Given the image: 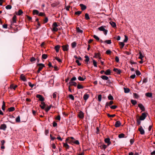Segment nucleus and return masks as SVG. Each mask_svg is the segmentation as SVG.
Listing matches in <instances>:
<instances>
[{"mask_svg": "<svg viewBox=\"0 0 155 155\" xmlns=\"http://www.w3.org/2000/svg\"><path fill=\"white\" fill-rule=\"evenodd\" d=\"M89 95L87 94H84V96L83 98L84 99V100L86 101L89 98Z\"/></svg>", "mask_w": 155, "mask_h": 155, "instance_id": "obj_25", "label": "nucleus"}, {"mask_svg": "<svg viewBox=\"0 0 155 155\" xmlns=\"http://www.w3.org/2000/svg\"><path fill=\"white\" fill-rule=\"evenodd\" d=\"M124 136H125L124 134L122 133V134H120L119 135L118 137L119 138H122L124 137Z\"/></svg>", "mask_w": 155, "mask_h": 155, "instance_id": "obj_42", "label": "nucleus"}, {"mask_svg": "<svg viewBox=\"0 0 155 155\" xmlns=\"http://www.w3.org/2000/svg\"><path fill=\"white\" fill-rule=\"evenodd\" d=\"M110 107L111 109H115L117 107V106L116 105H113V106H112L111 107Z\"/></svg>", "mask_w": 155, "mask_h": 155, "instance_id": "obj_62", "label": "nucleus"}, {"mask_svg": "<svg viewBox=\"0 0 155 155\" xmlns=\"http://www.w3.org/2000/svg\"><path fill=\"white\" fill-rule=\"evenodd\" d=\"M98 99L99 101H101V95L99 94L98 96Z\"/></svg>", "mask_w": 155, "mask_h": 155, "instance_id": "obj_59", "label": "nucleus"}, {"mask_svg": "<svg viewBox=\"0 0 155 155\" xmlns=\"http://www.w3.org/2000/svg\"><path fill=\"white\" fill-rule=\"evenodd\" d=\"M36 97L37 98H39V101H41V102H43L45 100L44 98L41 94H37Z\"/></svg>", "mask_w": 155, "mask_h": 155, "instance_id": "obj_3", "label": "nucleus"}, {"mask_svg": "<svg viewBox=\"0 0 155 155\" xmlns=\"http://www.w3.org/2000/svg\"><path fill=\"white\" fill-rule=\"evenodd\" d=\"M6 128V125L4 124H1L0 127V129L3 130H5Z\"/></svg>", "mask_w": 155, "mask_h": 155, "instance_id": "obj_10", "label": "nucleus"}, {"mask_svg": "<svg viewBox=\"0 0 155 155\" xmlns=\"http://www.w3.org/2000/svg\"><path fill=\"white\" fill-rule=\"evenodd\" d=\"M85 19L87 20H89L90 19L89 15L87 13H86L85 14Z\"/></svg>", "mask_w": 155, "mask_h": 155, "instance_id": "obj_40", "label": "nucleus"}, {"mask_svg": "<svg viewBox=\"0 0 155 155\" xmlns=\"http://www.w3.org/2000/svg\"><path fill=\"white\" fill-rule=\"evenodd\" d=\"M133 95L134 97H135V98H136L137 99H138L139 98V96L137 93H134L133 94Z\"/></svg>", "mask_w": 155, "mask_h": 155, "instance_id": "obj_47", "label": "nucleus"}, {"mask_svg": "<svg viewBox=\"0 0 155 155\" xmlns=\"http://www.w3.org/2000/svg\"><path fill=\"white\" fill-rule=\"evenodd\" d=\"M124 91L125 93H129L130 91V90L129 88H124Z\"/></svg>", "mask_w": 155, "mask_h": 155, "instance_id": "obj_33", "label": "nucleus"}, {"mask_svg": "<svg viewBox=\"0 0 155 155\" xmlns=\"http://www.w3.org/2000/svg\"><path fill=\"white\" fill-rule=\"evenodd\" d=\"M105 27H106L105 26H102L98 28V29L99 31H103L105 30V29L104 28Z\"/></svg>", "mask_w": 155, "mask_h": 155, "instance_id": "obj_23", "label": "nucleus"}, {"mask_svg": "<svg viewBox=\"0 0 155 155\" xmlns=\"http://www.w3.org/2000/svg\"><path fill=\"white\" fill-rule=\"evenodd\" d=\"M108 99L109 100H113L114 98L111 94H110L108 96Z\"/></svg>", "mask_w": 155, "mask_h": 155, "instance_id": "obj_43", "label": "nucleus"}, {"mask_svg": "<svg viewBox=\"0 0 155 155\" xmlns=\"http://www.w3.org/2000/svg\"><path fill=\"white\" fill-rule=\"evenodd\" d=\"M80 5L82 10H84L86 8V6L83 4H80Z\"/></svg>", "mask_w": 155, "mask_h": 155, "instance_id": "obj_22", "label": "nucleus"}, {"mask_svg": "<svg viewBox=\"0 0 155 155\" xmlns=\"http://www.w3.org/2000/svg\"><path fill=\"white\" fill-rule=\"evenodd\" d=\"M104 142L107 143V146H109L111 142L110 141V139L109 138H107L104 139Z\"/></svg>", "mask_w": 155, "mask_h": 155, "instance_id": "obj_9", "label": "nucleus"}, {"mask_svg": "<svg viewBox=\"0 0 155 155\" xmlns=\"http://www.w3.org/2000/svg\"><path fill=\"white\" fill-rule=\"evenodd\" d=\"M16 15H14L12 18V21H11V28H12L13 27V26L14 25L15 26H17L16 25L14 24L16 22Z\"/></svg>", "mask_w": 155, "mask_h": 155, "instance_id": "obj_1", "label": "nucleus"}, {"mask_svg": "<svg viewBox=\"0 0 155 155\" xmlns=\"http://www.w3.org/2000/svg\"><path fill=\"white\" fill-rule=\"evenodd\" d=\"M60 47V45H56L55 46L54 49L57 52H59Z\"/></svg>", "mask_w": 155, "mask_h": 155, "instance_id": "obj_19", "label": "nucleus"}, {"mask_svg": "<svg viewBox=\"0 0 155 155\" xmlns=\"http://www.w3.org/2000/svg\"><path fill=\"white\" fill-rule=\"evenodd\" d=\"M69 84H70V86H76L77 85V84L76 82L74 81H70L69 83Z\"/></svg>", "mask_w": 155, "mask_h": 155, "instance_id": "obj_16", "label": "nucleus"}, {"mask_svg": "<svg viewBox=\"0 0 155 155\" xmlns=\"http://www.w3.org/2000/svg\"><path fill=\"white\" fill-rule=\"evenodd\" d=\"M93 37L96 39L97 41H98L100 40L99 38L98 37L97 35H94L93 36Z\"/></svg>", "mask_w": 155, "mask_h": 155, "instance_id": "obj_56", "label": "nucleus"}, {"mask_svg": "<svg viewBox=\"0 0 155 155\" xmlns=\"http://www.w3.org/2000/svg\"><path fill=\"white\" fill-rule=\"evenodd\" d=\"M76 43L74 41L71 43V47L72 48H74L76 46Z\"/></svg>", "mask_w": 155, "mask_h": 155, "instance_id": "obj_34", "label": "nucleus"}, {"mask_svg": "<svg viewBox=\"0 0 155 155\" xmlns=\"http://www.w3.org/2000/svg\"><path fill=\"white\" fill-rule=\"evenodd\" d=\"M104 74L106 75H110L111 74V71L109 69H108L104 72Z\"/></svg>", "mask_w": 155, "mask_h": 155, "instance_id": "obj_24", "label": "nucleus"}, {"mask_svg": "<svg viewBox=\"0 0 155 155\" xmlns=\"http://www.w3.org/2000/svg\"><path fill=\"white\" fill-rule=\"evenodd\" d=\"M56 96H57V93L55 92L52 95L53 98L55 99Z\"/></svg>", "mask_w": 155, "mask_h": 155, "instance_id": "obj_53", "label": "nucleus"}, {"mask_svg": "<svg viewBox=\"0 0 155 155\" xmlns=\"http://www.w3.org/2000/svg\"><path fill=\"white\" fill-rule=\"evenodd\" d=\"M38 66H39L38 69L39 71H41L42 68L45 67L44 64L42 63L38 64H37Z\"/></svg>", "mask_w": 155, "mask_h": 155, "instance_id": "obj_8", "label": "nucleus"}, {"mask_svg": "<svg viewBox=\"0 0 155 155\" xmlns=\"http://www.w3.org/2000/svg\"><path fill=\"white\" fill-rule=\"evenodd\" d=\"M107 116L108 117H114L115 116V114L110 115V114H107Z\"/></svg>", "mask_w": 155, "mask_h": 155, "instance_id": "obj_55", "label": "nucleus"}, {"mask_svg": "<svg viewBox=\"0 0 155 155\" xmlns=\"http://www.w3.org/2000/svg\"><path fill=\"white\" fill-rule=\"evenodd\" d=\"M41 104L40 105V107L42 109H45L46 106L45 103L44 102H42Z\"/></svg>", "mask_w": 155, "mask_h": 155, "instance_id": "obj_18", "label": "nucleus"}, {"mask_svg": "<svg viewBox=\"0 0 155 155\" xmlns=\"http://www.w3.org/2000/svg\"><path fill=\"white\" fill-rule=\"evenodd\" d=\"M15 121L17 123H19L20 122V117L19 116H18L16 119Z\"/></svg>", "mask_w": 155, "mask_h": 155, "instance_id": "obj_37", "label": "nucleus"}, {"mask_svg": "<svg viewBox=\"0 0 155 155\" xmlns=\"http://www.w3.org/2000/svg\"><path fill=\"white\" fill-rule=\"evenodd\" d=\"M58 30V29L57 28V27H53V28L52 30V31H53L56 32Z\"/></svg>", "mask_w": 155, "mask_h": 155, "instance_id": "obj_36", "label": "nucleus"}, {"mask_svg": "<svg viewBox=\"0 0 155 155\" xmlns=\"http://www.w3.org/2000/svg\"><path fill=\"white\" fill-rule=\"evenodd\" d=\"M20 78L23 81H27L26 79V78L25 76L23 75V74H21V75Z\"/></svg>", "mask_w": 155, "mask_h": 155, "instance_id": "obj_17", "label": "nucleus"}, {"mask_svg": "<svg viewBox=\"0 0 155 155\" xmlns=\"http://www.w3.org/2000/svg\"><path fill=\"white\" fill-rule=\"evenodd\" d=\"M5 8L7 9H10L12 8V6L10 5H8L6 6Z\"/></svg>", "mask_w": 155, "mask_h": 155, "instance_id": "obj_51", "label": "nucleus"}, {"mask_svg": "<svg viewBox=\"0 0 155 155\" xmlns=\"http://www.w3.org/2000/svg\"><path fill=\"white\" fill-rule=\"evenodd\" d=\"M121 125V123L120 121H117L116 122L114 126L116 127H120Z\"/></svg>", "mask_w": 155, "mask_h": 155, "instance_id": "obj_13", "label": "nucleus"}, {"mask_svg": "<svg viewBox=\"0 0 155 155\" xmlns=\"http://www.w3.org/2000/svg\"><path fill=\"white\" fill-rule=\"evenodd\" d=\"M17 87V85L14 86L12 85L10 86L11 88L13 89L14 90H15V88Z\"/></svg>", "mask_w": 155, "mask_h": 155, "instance_id": "obj_58", "label": "nucleus"}, {"mask_svg": "<svg viewBox=\"0 0 155 155\" xmlns=\"http://www.w3.org/2000/svg\"><path fill=\"white\" fill-rule=\"evenodd\" d=\"M70 143L73 144V143H74L77 145H79L80 144L78 140L71 141H70Z\"/></svg>", "mask_w": 155, "mask_h": 155, "instance_id": "obj_15", "label": "nucleus"}, {"mask_svg": "<svg viewBox=\"0 0 155 155\" xmlns=\"http://www.w3.org/2000/svg\"><path fill=\"white\" fill-rule=\"evenodd\" d=\"M93 65H94V67H97V63L96 62V61L94 60H93Z\"/></svg>", "mask_w": 155, "mask_h": 155, "instance_id": "obj_48", "label": "nucleus"}, {"mask_svg": "<svg viewBox=\"0 0 155 155\" xmlns=\"http://www.w3.org/2000/svg\"><path fill=\"white\" fill-rule=\"evenodd\" d=\"M104 43H107V44H110L111 43V41L110 40H106L104 41Z\"/></svg>", "mask_w": 155, "mask_h": 155, "instance_id": "obj_46", "label": "nucleus"}, {"mask_svg": "<svg viewBox=\"0 0 155 155\" xmlns=\"http://www.w3.org/2000/svg\"><path fill=\"white\" fill-rule=\"evenodd\" d=\"M138 107L142 111H144L145 110V107L142 104H138Z\"/></svg>", "mask_w": 155, "mask_h": 155, "instance_id": "obj_11", "label": "nucleus"}, {"mask_svg": "<svg viewBox=\"0 0 155 155\" xmlns=\"http://www.w3.org/2000/svg\"><path fill=\"white\" fill-rule=\"evenodd\" d=\"M69 98L71 99L72 100H74V96L72 94H70L69 95Z\"/></svg>", "mask_w": 155, "mask_h": 155, "instance_id": "obj_52", "label": "nucleus"}, {"mask_svg": "<svg viewBox=\"0 0 155 155\" xmlns=\"http://www.w3.org/2000/svg\"><path fill=\"white\" fill-rule=\"evenodd\" d=\"M5 103L4 101H3V104H2V109L3 110H5Z\"/></svg>", "mask_w": 155, "mask_h": 155, "instance_id": "obj_44", "label": "nucleus"}, {"mask_svg": "<svg viewBox=\"0 0 155 155\" xmlns=\"http://www.w3.org/2000/svg\"><path fill=\"white\" fill-rule=\"evenodd\" d=\"M33 13L34 15L36 14L37 15H38V14H39V12L37 10H33Z\"/></svg>", "mask_w": 155, "mask_h": 155, "instance_id": "obj_35", "label": "nucleus"}, {"mask_svg": "<svg viewBox=\"0 0 155 155\" xmlns=\"http://www.w3.org/2000/svg\"><path fill=\"white\" fill-rule=\"evenodd\" d=\"M77 88L78 89H81L83 88L84 87L82 85L80 84H78L77 85Z\"/></svg>", "mask_w": 155, "mask_h": 155, "instance_id": "obj_50", "label": "nucleus"}, {"mask_svg": "<svg viewBox=\"0 0 155 155\" xmlns=\"http://www.w3.org/2000/svg\"><path fill=\"white\" fill-rule=\"evenodd\" d=\"M139 54L140 55L139 58L141 60H142L143 58L144 57L143 55L140 51L139 52Z\"/></svg>", "mask_w": 155, "mask_h": 155, "instance_id": "obj_29", "label": "nucleus"}, {"mask_svg": "<svg viewBox=\"0 0 155 155\" xmlns=\"http://www.w3.org/2000/svg\"><path fill=\"white\" fill-rule=\"evenodd\" d=\"M81 11H78L76 12L75 13V14L76 15H79L80 14H81Z\"/></svg>", "mask_w": 155, "mask_h": 155, "instance_id": "obj_61", "label": "nucleus"}, {"mask_svg": "<svg viewBox=\"0 0 155 155\" xmlns=\"http://www.w3.org/2000/svg\"><path fill=\"white\" fill-rule=\"evenodd\" d=\"M100 54L99 53H95L94 56V58H98L99 59H101V58L100 57Z\"/></svg>", "mask_w": 155, "mask_h": 155, "instance_id": "obj_20", "label": "nucleus"}, {"mask_svg": "<svg viewBox=\"0 0 155 155\" xmlns=\"http://www.w3.org/2000/svg\"><path fill=\"white\" fill-rule=\"evenodd\" d=\"M108 146L107 145H106L105 144H103L102 145V147L101 148V149H104V150H105Z\"/></svg>", "mask_w": 155, "mask_h": 155, "instance_id": "obj_38", "label": "nucleus"}, {"mask_svg": "<svg viewBox=\"0 0 155 155\" xmlns=\"http://www.w3.org/2000/svg\"><path fill=\"white\" fill-rule=\"evenodd\" d=\"M113 71L116 72L117 74H120L121 73V71L120 70L116 68H114L113 69Z\"/></svg>", "mask_w": 155, "mask_h": 155, "instance_id": "obj_14", "label": "nucleus"}, {"mask_svg": "<svg viewBox=\"0 0 155 155\" xmlns=\"http://www.w3.org/2000/svg\"><path fill=\"white\" fill-rule=\"evenodd\" d=\"M50 107H49L48 106L45 109V110L46 112H48L50 110Z\"/></svg>", "mask_w": 155, "mask_h": 155, "instance_id": "obj_64", "label": "nucleus"}, {"mask_svg": "<svg viewBox=\"0 0 155 155\" xmlns=\"http://www.w3.org/2000/svg\"><path fill=\"white\" fill-rule=\"evenodd\" d=\"M48 57L47 55L45 54H43L42 55V58L43 59H46Z\"/></svg>", "mask_w": 155, "mask_h": 155, "instance_id": "obj_41", "label": "nucleus"}, {"mask_svg": "<svg viewBox=\"0 0 155 155\" xmlns=\"http://www.w3.org/2000/svg\"><path fill=\"white\" fill-rule=\"evenodd\" d=\"M147 114L145 113H142L141 115L140 116L139 118L140 120H144L146 117L147 116Z\"/></svg>", "mask_w": 155, "mask_h": 155, "instance_id": "obj_2", "label": "nucleus"}, {"mask_svg": "<svg viewBox=\"0 0 155 155\" xmlns=\"http://www.w3.org/2000/svg\"><path fill=\"white\" fill-rule=\"evenodd\" d=\"M78 116L80 119H83L84 117V114L82 111H80L78 114Z\"/></svg>", "mask_w": 155, "mask_h": 155, "instance_id": "obj_5", "label": "nucleus"}, {"mask_svg": "<svg viewBox=\"0 0 155 155\" xmlns=\"http://www.w3.org/2000/svg\"><path fill=\"white\" fill-rule=\"evenodd\" d=\"M52 26L53 27H57L58 26L57 23L56 22H54L53 23L52 25Z\"/></svg>", "mask_w": 155, "mask_h": 155, "instance_id": "obj_63", "label": "nucleus"}, {"mask_svg": "<svg viewBox=\"0 0 155 155\" xmlns=\"http://www.w3.org/2000/svg\"><path fill=\"white\" fill-rule=\"evenodd\" d=\"M77 29V32L78 33H83V31L82 30H81L80 29V28L79 27H77L76 28Z\"/></svg>", "mask_w": 155, "mask_h": 155, "instance_id": "obj_39", "label": "nucleus"}, {"mask_svg": "<svg viewBox=\"0 0 155 155\" xmlns=\"http://www.w3.org/2000/svg\"><path fill=\"white\" fill-rule=\"evenodd\" d=\"M55 59L57 61H58L59 62H62L61 60L57 57H55Z\"/></svg>", "mask_w": 155, "mask_h": 155, "instance_id": "obj_54", "label": "nucleus"}, {"mask_svg": "<svg viewBox=\"0 0 155 155\" xmlns=\"http://www.w3.org/2000/svg\"><path fill=\"white\" fill-rule=\"evenodd\" d=\"M136 73L137 75L139 76L141 74V73L140 72V71L138 70H136Z\"/></svg>", "mask_w": 155, "mask_h": 155, "instance_id": "obj_57", "label": "nucleus"}, {"mask_svg": "<svg viewBox=\"0 0 155 155\" xmlns=\"http://www.w3.org/2000/svg\"><path fill=\"white\" fill-rule=\"evenodd\" d=\"M119 45L120 46V48H122L124 45V44L123 42H119Z\"/></svg>", "mask_w": 155, "mask_h": 155, "instance_id": "obj_32", "label": "nucleus"}, {"mask_svg": "<svg viewBox=\"0 0 155 155\" xmlns=\"http://www.w3.org/2000/svg\"><path fill=\"white\" fill-rule=\"evenodd\" d=\"M63 147L66 148L67 150L69 148V146L67 143H63Z\"/></svg>", "mask_w": 155, "mask_h": 155, "instance_id": "obj_26", "label": "nucleus"}, {"mask_svg": "<svg viewBox=\"0 0 155 155\" xmlns=\"http://www.w3.org/2000/svg\"><path fill=\"white\" fill-rule=\"evenodd\" d=\"M84 58L86 59L84 60L85 62L86 63V64H88V62H89V61H90V58H89V57L87 55H86L84 56Z\"/></svg>", "mask_w": 155, "mask_h": 155, "instance_id": "obj_12", "label": "nucleus"}, {"mask_svg": "<svg viewBox=\"0 0 155 155\" xmlns=\"http://www.w3.org/2000/svg\"><path fill=\"white\" fill-rule=\"evenodd\" d=\"M145 95L148 97H151L152 96V94L151 93L148 92L145 94Z\"/></svg>", "mask_w": 155, "mask_h": 155, "instance_id": "obj_30", "label": "nucleus"}, {"mask_svg": "<svg viewBox=\"0 0 155 155\" xmlns=\"http://www.w3.org/2000/svg\"><path fill=\"white\" fill-rule=\"evenodd\" d=\"M101 78L104 80H107L108 79V77L105 75L102 76Z\"/></svg>", "mask_w": 155, "mask_h": 155, "instance_id": "obj_27", "label": "nucleus"}, {"mask_svg": "<svg viewBox=\"0 0 155 155\" xmlns=\"http://www.w3.org/2000/svg\"><path fill=\"white\" fill-rule=\"evenodd\" d=\"M23 13V12L22 10L20 9L18 10V12L16 13V15H20Z\"/></svg>", "mask_w": 155, "mask_h": 155, "instance_id": "obj_31", "label": "nucleus"}, {"mask_svg": "<svg viewBox=\"0 0 155 155\" xmlns=\"http://www.w3.org/2000/svg\"><path fill=\"white\" fill-rule=\"evenodd\" d=\"M69 45H63L62 47L63 48V50L64 51H67L68 50Z\"/></svg>", "mask_w": 155, "mask_h": 155, "instance_id": "obj_6", "label": "nucleus"}, {"mask_svg": "<svg viewBox=\"0 0 155 155\" xmlns=\"http://www.w3.org/2000/svg\"><path fill=\"white\" fill-rule=\"evenodd\" d=\"M110 24L113 28H115L116 27V25L115 22L112 21H111L110 22Z\"/></svg>", "mask_w": 155, "mask_h": 155, "instance_id": "obj_21", "label": "nucleus"}, {"mask_svg": "<svg viewBox=\"0 0 155 155\" xmlns=\"http://www.w3.org/2000/svg\"><path fill=\"white\" fill-rule=\"evenodd\" d=\"M140 120L139 119H137V125H139L141 124Z\"/></svg>", "mask_w": 155, "mask_h": 155, "instance_id": "obj_60", "label": "nucleus"}, {"mask_svg": "<svg viewBox=\"0 0 155 155\" xmlns=\"http://www.w3.org/2000/svg\"><path fill=\"white\" fill-rule=\"evenodd\" d=\"M15 110V108L14 107H11L9 108L8 109V110L9 112L13 111Z\"/></svg>", "mask_w": 155, "mask_h": 155, "instance_id": "obj_28", "label": "nucleus"}, {"mask_svg": "<svg viewBox=\"0 0 155 155\" xmlns=\"http://www.w3.org/2000/svg\"><path fill=\"white\" fill-rule=\"evenodd\" d=\"M138 130L140 131V134L143 135L144 134V130L141 126L139 128Z\"/></svg>", "mask_w": 155, "mask_h": 155, "instance_id": "obj_4", "label": "nucleus"}, {"mask_svg": "<svg viewBox=\"0 0 155 155\" xmlns=\"http://www.w3.org/2000/svg\"><path fill=\"white\" fill-rule=\"evenodd\" d=\"M131 102L133 105H135L137 103V101L135 100H132L131 101Z\"/></svg>", "mask_w": 155, "mask_h": 155, "instance_id": "obj_45", "label": "nucleus"}, {"mask_svg": "<svg viewBox=\"0 0 155 155\" xmlns=\"http://www.w3.org/2000/svg\"><path fill=\"white\" fill-rule=\"evenodd\" d=\"M74 140H75V139L73 137H68L66 139V141H68V142L69 143H70V141H73Z\"/></svg>", "mask_w": 155, "mask_h": 155, "instance_id": "obj_7", "label": "nucleus"}, {"mask_svg": "<svg viewBox=\"0 0 155 155\" xmlns=\"http://www.w3.org/2000/svg\"><path fill=\"white\" fill-rule=\"evenodd\" d=\"M85 79V78H82V77H81V76H79L78 77V79L80 81H83Z\"/></svg>", "mask_w": 155, "mask_h": 155, "instance_id": "obj_49", "label": "nucleus"}]
</instances>
